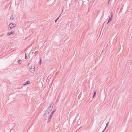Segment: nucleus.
I'll list each match as a JSON object with an SVG mask.
<instances>
[{"label":"nucleus","instance_id":"nucleus-8","mask_svg":"<svg viewBox=\"0 0 132 132\" xmlns=\"http://www.w3.org/2000/svg\"><path fill=\"white\" fill-rule=\"evenodd\" d=\"M14 19V18L12 15L10 18V20H13Z\"/></svg>","mask_w":132,"mask_h":132},{"label":"nucleus","instance_id":"nucleus-12","mask_svg":"<svg viewBox=\"0 0 132 132\" xmlns=\"http://www.w3.org/2000/svg\"><path fill=\"white\" fill-rule=\"evenodd\" d=\"M60 17V16L58 18H57L55 20V22H56V21H57V20L59 18V17Z\"/></svg>","mask_w":132,"mask_h":132},{"label":"nucleus","instance_id":"nucleus-3","mask_svg":"<svg viewBox=\"0 0 132 132\" xmlns=\"http://www.w3.org/2000/svg\"><path fill=\"white\" fill-rule=\"evenodd\" d=\"M14 24L13 23H11L9 25V27H8L9 29H12L15 26V25L14 26Z\"/></svg>","mask_w":132,"mask_h":132},{"label":"nucleus","instance_id":"nucleus-1","mask_svg":"<svg viewBox=\"0 0 132 132\" xmlns=\"http://www.w3.org/2000/svg\"><path fill=\"white\" fill-rule=\"evenodd\" d=\"M53 103H52L50 105V107L48 108V109L47 110V112H46V113H47V112H48V113H49L50 112H51V111L52 110L53 108Z\"/></svg>","mask_w":132,"mask_h":132},{"label":"nucleus","instance_id":"nucleus-7","mask_svg":"<svg viewBox=\"0 0 132 132\" xmlns=\"http://www.w3.org/2000/svg\"><path fill=\"white\" fill-rule=\"evenodd\" d=\"M30 83V82L29 81H28L26 82L24 84V85H26L27 84H29Z\"/></svg>","mask_w":132,"mask_h":132},{"label":"nucleus","instance_id":"nucleus-10","mask_svg":"<svg viewBox=\"0 0 132 132\" xmlns=\"http://www.w3.org/2000/svg\"><path fill=\"white\" fill-rule=\"evenodd\" d=\"M108 123H107L106 124V127H105V129H106V127L108 126Z\"/></svg>","mask_w":132,"mask_h":132},{"label":"nucleus","instance_id":"nucleus-6","mask_svg":"<svg viewBox=\"0 0 132 132\" xmlns=\"http://www.w3.org/2000/svg\"><path fill=\"white\" fill-rule=\"evenodd\" d=\"M18 63H19V64H21L22 63V61L21 60H19L18 61Z\"/></svg>","mask_w":132,"mask_h":132},{"label":"nucleus","instance_id":"nucleus-5","mask_svg":"<svg viewBox=\"0 0 132 132\" xmlns=\"http://www.w3.org/2000/svg\"><path fill=\"white\" fill-rule=\"evenodd\" d=\"M14 33V32H10V33L9 32L7 34V35L8 36L10 35L13 34Z\"/></svg>","mask_w":132,"mask_h":132},{"label":"nucleus","instance_id":"nucleus-4","mask_svg":"<svg viewBox=\"0 0 132 132\" xmlns=\"http://www.w3.org/2000/svg\"><path fill=\"white\" fill-rule=\"evenodd\" d=\"M112 14L111 15V17H109V20H108V23L109 22H110V21L111 20V19H112Z\"/></svg>","mask_w":132,"mask_h":132},{"label":"nucleus","instance_id":"nucleus-2","mask_svg":"<svg viewBox=\"0 0 132 132\" xmlns=\"http://www.w3.org/2000/svg\"><path fill=\"white\" fill-rule=\"evenodd\" d=\"M30 71L31 72L33 73L35 70V66L34 65H32L31 66L30 69Z\"/></svg>","mask_w":132,"mask_h":132},{"label":"nucleus","instance_id":"nucleus-13","mask_svg":"<svg viewBox=\"0 0 132 132\" xmlns=\"http://www.w3.org/2000/svg\"><path fill=\"white\" fill-rule=\"evenodd\" d=\"M53 112H52L50 115V117L52 116V114H53Z\"/></svg>","mask_w":132,"mask_h":132},{"label":"nucleus","instance_id":"nucleus-11","mask_svg":"<svg viewBox=\"0 0 132 132\" xmlns=\"http://www.w3.org/2000/svg\"><path fill=\"white\" fill-rule=\"evenodd\" d=\"M41 60L40 59V62H39V64H40V65H41Z\"/></svg>","mask_w":132,"mask_h":132},{"label":"nucleus","instance_id":"nucleus-15","mask_svg":"<svg viewBox=\"0 0 132 132\" xmlns=\"http://www.w3.org/2000/svg\"><path fill=\"white\" fill-rule=\"evenodd\" d=\"M55 111H53V112L54 113V112H55Z\"/></svg>","mask_w":132,"mask_h":132},{"label":"nucleus","instance_id":"nucleus-14","mask_svg":"<svg viewBox=\"0 0 132 132\" xmlns=\"http://www.w3.org/2000/svg\"><path fill=\"white\" fill-rule=\"evenodd\" d=\"M26 56H25V59H26Z\"/></svg>","mask_w":132,"mask_h":132},{"label":"nucleus","instance_id":"nucleus-9","mask_svg":"<svg viewBox=\"0 0 132 132\" xmlns=\"http://www.w3.org/2000/svg\"><path fill=\"white\" fill-rule=\"evenodd\" d=\"M96 94V92H94V95H93V98H94V97L95 96Z\"/></svg>","mask_w":132,"mask_h":132}]
</instances>
